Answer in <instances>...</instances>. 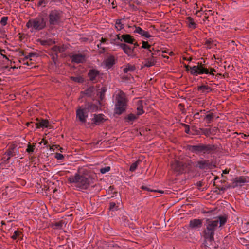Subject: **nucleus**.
Instances as JSON below:
<instances>
[{"instance_id":"obj_1","label":"nucleus","mask_w":249,"mask_h":249,"mask_svg":"<svg viewBox=\"0 0 249 249\" xmlns=\"http://www.w3.org/2000/svg\"><path fill=\"white\" fill-rule=\"evenodd\" d=\"M93 178L89 174H85L78 171L74 175L68 178V181L74 186L78 191L88 189L93 183Z\"/></svg>"},{"instance_id":"obj_2","label":"nucleus","mask_w":249,"mask_h":249,"mask_svg":"<svg viewBox=\"0 0 249 249\" xmlns=\"http://www.w3.org/2000/svg\"><path fill=\"white\" fill-rule=\"evenodd\" d=\"M20 148L15 142H11L8 143L4 154L6 157L2 158L3 162L0 163V168L3 169L6 167V164L9 163L11 158H18L20 157L21 155L19 151Z\"/></svg>"},{"instance_id":"obj_3","label":"nucleus","mask_w":249,"mask_h":249,"mask_svg":"<svg viewBox=\"0 0 249 249\" xmlns=\"http://www.w3.org/2000/svg\"><path fill=\"white\" fill-rule=\"evenodd\" d=\"M188 149L192 153L205 156L213 154L216 149V146L213 144L199 143L197 145H189Z\"/></svg>"},{"instance_id":"obj_4","label":"nucleus","mask_w":249,"mask_h":249,"mask_svg":"<svg viewBox=\"0 0 249 249\" xmlns=\"http://www.w3.org/2000/svg\"><path fill=\"white\" fill-rule=\"evenodd\" d=\"M63 12L58 9L50 10L48 14V25L49 30H52L59 25L62 22Z\"/></svg>"},{"instance_id":"obj_5","label":"nucleus","mask_w":249,"mask_h":249,"mask_svg":"<svg viewBox=\"0 0 249 249\" xmlns=\"http://www.w3.org/2000/svg\"><path fill=\"white\" fill-rule=\"evenodd\" d=\"M127 100L125 94L122 90L119 91L115 97V104L114 110L115 114L121 115L125 111Z\"/></svg>"},{"instance_id":"obj_6","label":"nucleus","mask_w":249,"mask_h":249,"mask_svg":"<svg viewBox=\"0 0 249 249\" xmlns=\"http://www.w3.org/2000/svg\"><path fill=\"white\" fill-rule=\"evenodd\" d=\"M206 221V228L203 231L204 238L210 242L213 241L214 232L219 223L218 220L207 219Z\"/></svg>"},{"instance_id":"obj_7","label":"nucleus","mask_w":249,"mask_h":249,"mask_svg":"<svg viewBox=\"0 0 249 249\" xmlns=\"http://www.w3.org/2000/svg\"><path fill=\"white\" fill-rule=\"evenodd\" d=\"M193 162L188 160L184 162L175 160L171 164L172 169L178 174L190 171L193 167Z\"/></svg>"},{"instance_id":"obj_8","label":"nucleus","mask_w":249,"mask_h":249,"mask_svg":"<svg viewBox=\"0 0 249 249\" xmlns=\"http://www.w3.org/2000/svg\"><path fill=\"white\" fill-rule=\"evenodd\" d=\"M26 26L27 28L30 29L31 32L39 31L46 28V21L43 18L37 17L30 19L26 23Z\"/></svg>"},{"instance_id":"obj_9","label":"nucleus","mask_w":249,"mask_h":249,"mask_svg":"<svg viewBox=\"0 0 249 249\" xmlns=\"http://www.w3.org/2000/svg\"><path fill=\"white\" fill-rule=\"evenodd\" d=\"M191 69V74L193 76L208 74V69L202 62H198L197 65L192 66Z\"/></svg>"},{"instance_id":"obj_10","label":"nucleus","mask_w":249,"mask_h":249,"mask_svg":"<svg viewBox=\"0 0 249 249\" xmlns=\"http://www.w3.org/2000/svg\"><path fill=\"white\" fill-rule=\"evenodd\" d=\"M247 182L248 181L247 180L246 178L243 176L236 177L233 180L232 182L229 185V187L235 188L237 187H241L243 186L245 183Z\"/></svg>"},{"instance_id":"obj_11","label":"nucleus","mask_w":249,"mask_h":249,"mask_svg":"<svg viewBox=\"0 0 249 249\" xmlns=\"http://www.w3.org/2000/svg\"><path fill=\"white\" fill-rule=\"evenodd\" d=\"M120 47L128 56L131 58H134L136 57V54L134 51V48H132L128 45L125 43H121Z\"/></svg>"},{"instance_id":"obj_12","label":"nucleus","mask_w":249,"mask_h":249,"mask_svg":"<svg viewBox=\"0 0 249 249\" xmlns=\"http://www.w3.org/2000/svg\"><path fill=\"white\" fill-rule=\"evenodd\" d=\"M76 117L78 118L81 123H85L86 119L88 117V113L84 108L80 107L76 110Z\"/></svg>"},{"instance_id":"obj_13","label":"nucleus","mask_w":249,"mask_h":249,"mask_svg":"<svg viewBox=\"0 0 249 249\" xmlns=\"http://www.w3.org/2000/svg\"><path fill=\"white\" fill-rule=\"evenodd\" d=\"M107 120V119L105 118V116L103 114H94L91 121L95 125H99L103 124Z\"/></svg>"},{"instance_id":"obj_14","label":"nucleus","mask_w":249,"mask_h":249,"mask_svg":"<svg viewBox=\"0 0 249 249\" xmlns=\"http://www.w3.org/2000/svg\"><path fill=\"white\" fill-rule=\"evenodd\" d=\"M99 75L100 71L94 69H90L88 73L89 80L94 83L97 82V77H99Z\"/></svg>"},{"instance_id":"obj_15","label":"nucleus","mask_w":249,"mask_h":249,"mask_svg":"<svg viewBox=\"0 0 249 249\" xmlns=\"http://www.w3.org/2000/svg\"><path fill=\"white\" fill-rule=\"evenodd\" d=\"M72 63H83L86 61V55L81 54H75L70 56Z\"/></svg>"},{"instance_id":"obj_16","label":"nucleus","mask_w":249,"mask_h":249,"mask_svg":"<svg viewBox=\"0 0 249 249\" xmlns=\"http://www.w3.org/2000/svg\"><path fill=\"white\" fill-rule=\"evenodd\" d=\"M212 164L208 160H198L196 163V166L201 170H207L211 168Z\"/></svg>"},{"instance_id":"obj_17","label":"nucleus","mask_w":249,"mask_h":249,"mask_svg":"<svg viewBox=\"0 0 249 249\" xmlns=\"http://www.w3.org/2000/svg\"><path fill=\"white\" fill-rule=\"evenodd\" d=\"M202 226V221L199 219H194L189 222V226L192 229L200 228Z\"/></svg>"},{"instance_id":"obj_18","label":"nucleus","mask_w":249,"mask_h":249,"mask_svg":"<svg viewBox=\"0 0 249 249\" xmlns=\"http://www.w3.org/2000/svg\"><path fill=\"white\" fill-rule=\"evenodd\" d=\"M98 106L92 103L87 102L85 104L84 109L88 112H93L98 110Z\"/></svg>"},{"instance_id":"obj_19","label":"nucleus","mask_w":249,"mask_h":249,"mask_svg":"<svg viewBox=\"0 0 249 249\" xmlns=\"http://www.w3.org/2000/svg\"><path fill=\"white\" fill-rule=\"evenodd\" d=\"M147 54L150 57L145 60V63L144 64V66L146 67H150L155 65L156 61L155 58L153 56L154 53H151Z\"/></svg>"},{"instance_id":"obj_20","label":"nucleus","mask_w":249,"mask_h":249,"mask_svg":"<svg viewBox=\"0 0 249 249\" xmlns=\"http://www.w3.org/2000/svg\"><path fill=\"white\" fill-rule=\"evenodd\" d=\"M135 29L134 31V33L139 34L142 36L146 38H149L151 37V36L148 32L143 30L142 28L135 26Z\"/></svg>"},{"instance_id":"obj_21","label":"nucleus","mask_w":249,"mask_h":249,"mask_svg":"<svg viewBox=\"0 0 249 249\" xmlns=\"http://www.w3.org/2000/svg\"><path fill=\"white\" fill-rule=\"evenodd\" d=\"M144 102L142 100H138L136 102L137 114L140 116L144 113L143 110Z\"/></svg>"},{"instance_id":"obj_22","label":"nucleus","mask_w":249,"mask_h":249,"mask_svg":"<svg viewBox=\"0 0 249 249\" xmlns=\"http://www.w3.org/2000/svg\"><path fill=\"white\" fill-rule=\"evenodd\" d=\"M122 41L128 44H133L135 41V38L130 34H124L121 36Z\"/></svg>"},{"instance_id":"obj_23","label":"nucleus","mask_w":249,"mask_h":249,"mask_svg":"<svg viewBox=\"0 0 249 249\" xmlns=\"http://www.w3.org/2000/svg\"><path fill=\"white\" fill-rule=\"evenodd\" d=\"M186 22L188 27L191 30L195 29L197 26V24L191 17H187L186 18Z\"/></svg>"},{"instance_id":"obj_24","label":"nucleus","mask_w":249,"mask_h":249,"mask_svg":"<svg viewBox=\"0 0 249 249\" xmlns=\"http://www.w3.org/2000/svg\"><path fill=\"white\" fill-rule=\"evenodd\" d=\"M36 128H48L49 127V122L47 120L42 119L40 121L36 123Z\"/></svg>"},{"instance_id":"obj_25","label":"nucleus","mask_w":249,"mask_h":249,"mask_svg":"<svg viewBox=\"0 0 249 249\" xmlns=\"http://www.w3.org/2000/svg\"><path fill=\"white\" fill-rule=\"evenodd\" d=\"M20 56H24V57L22 59V61L24 62L26 60L31 59L32 57H37L38 54L36 52H30L28 53L27 55H25L23 51L20 52Z\"/></svg>"},{"instance_id":"obj_26","label":"nucleus","mask_w":249,"mask_h":249,"mask_svg":"<svg viewBox=\"0 0 249 249\" xmlns=\"http://www.w3.org/2000/svg\"><path fill=\"white\" fill-rule=\"evenodd\" d=\"M139 116L137 114L130 113L125 117L124 120L126 123H131L132 124L134 121L138 119Z\"/></svg>"},{"instance_id":"obj_27","label":"nucleus","mask_w":249,"mask_h":249,"mask_svg":"<svg viewBox=\"0 0 249 249\" xmlns=\"http://www.w3.org/2000/svg\"><path fill=\"white\" fill-rule=\"evenodd\" d=\"M120 41H122L121 36H120V34L116 35L114 37H111L110 39V43L111 44L119 47L121 43H120Z\"/></svg>"},{"instance_id":"obj_28","label":"nucleus","mask_w":249,"mask_h":249,"mask_svg":"<svg viewBox=\"0 0 249 249\" xmlns=\"http://www.w3.org/2000/svg\"><path fill=\"white\" fill-rule=\"evenodd\" d=\"M106 67L111 68L115 64V59L113 56L108 57L104 61Z\"/></svg>"},{"instance_id":"obj_29","label":"nucleus","mask_w":249,"mask_h":249,"mask_svg":"<svg viewBox=\"0 0 249 249\" xmlns=\"http://www.w3.org/2000/svg\"><path fill=\"white\" fill-rule=\"evenodd\" d=\"M215 128L214 127L213 129L210 128H200V130L202 134L204 135L206 137H209L213 134V131Z\"/></svg>"},{"instance_id":"obj_30","label":"nucleus","mask_w":249,"mask_h":249,"mask_svg":"<svg viewBox=\"0 0 249 249\" xmlns=\"http://www.w3.org/2000/svg\"><path fill=\"white\" fill-rule=\"evenodd\" d=\"M142 46L141 47V48L146 49L148 50L147 54H149V53H152V51L154 50V48H151V46L148 44V42L147 41H142Z\"/></svg>"},{"instance_id":"obj_31","label":"nucleus","mask_w":249,"mask_h":249,"mask_svg":"<svg viewBox=\"0 0 249 249\" xmlns=\"http://www.w3.org/2000/svg\"><path fill=\"white\" fill-rule=\"evenodd\" d=\"M197 90L202 93L209 92L212 90V88L207 85H203L198 86Z\"/></svg>"},{"instance_id":"obj_32","label":"nucleus","mask_w":249,"mask_h":249,"mask_svg":"<svg viewBox=\"0 0 249 249\" xmlns=\"http://www.w3.org/2000/svg\"><path fill=\"white\" fill-rule=\"evenodd\" d=\"M122 19H117L115 21V28L117 31H121L124 27V24L122 22Z\"/></svg>"},{"instance_id":"obj_33","label":"nucleus","mask_w":249,"mask_h":249,"mask_svg":"<svg viewBox=\"0 0 249 249\" xmlns=\"http://www.w3.org/2000/svg\"><path fill=\"white\" fill-rule=\"evenodd\" d=\"M136 67L133 65L128 64L126 65L123 69L124 73H128L129 72H132L135 71Z\"/></svg>"},{"instance_id":"obj_34","label":"nucleus","mask_w":249,"mask_h":249,"mask_svg":"<svg viewBox=\"0 0 249 249\" xmlns=\"http://www.w3.org/2000/svg\"><path fill=\"white\" fill-rule=\"evenodd\" d=\"M213 118H214V114H213V113H210L206 115L204 117V120L205 121V122L207 124H210V123H211L213 121Z\"/></svg>"},{"instance_id":"obj_35","label":"nucleus","mask_w":249,"mask_h":249,"mask_svg":"<svg viewBox=\"0 0 249 249\" xmlns=\"http://www.w3.org/2000/svg\"><path fill=\"white\" fill-rule=\"evenodd\" d=\"M36 144H31L30 143H29L27 145V148L26 150V152H27L29 154H30L34 152Z\"/></svg>"},{"instance_id":"obj_36","label":"nucleus","mask_w":249,"mask_h":249,"mask_svg":"<svg viewBox=\"0 0 249 249\" xmlns=\"http://www.w3.org/2000/svg\"><path fill=\"white\" fill-rule=\"evenodd\" d=\"M204 45L207 49H211L213 48V41L211 38L206 39Z\"/></svg>"},{"instance_id":"obj_37","label":"nucleus","mask_w":249,"mask_h":249,"mask_svg":"<svg viewBox=\"0 0 249 249\" xmlns=\"http://www.w3.org/2000/svg\"><path fill=\"white\" fill-rule=\"evenodd\" d=\"M141 162V160H138L134 162L131 164L129 170L131 172H134L137 169L138 165Z\"/></svg>"},{"instance_id":"obj_38","label":"nucleus","mask_w":249,"mask_h":249,"mask_svg":"<svg viewBox=\"0 0 249 249\" xmlns=\"http://www.w3.org/2000/svg\"><path fill=\"white\" fill-rule=\"evenodd\" d=\"M39 42L43 46H49L52 44L53 43H54V42H53L52 39H44L41 40L40 39L39 40Z\"/></svg>"},{"instance_id":"obj_39","label":"nucleus","mask_w":249,"mask_h":249,"mask_svg":"<svg viewBox=\"0 0 249 249\" xmlns=\"http://www.w3.org/2000/svg\"><path fill=\"white\" fill-rule=\"evenodd\" d=\"M71 79L74 82L79 83H82L84 81V79L82 76H72L71 77Z\"/></svg>"},{"instance_id":"obj_40","label":"nucleus","mask_w":249,"mask_h":249,"mask_svg":"<svg viewBox=\"0 0 249 249\" xmlns=\"http://www.w3.org/2000/svg\"><path fill=\"white\" fill-rule=\"evenodd\" d=\"M22 62L24 65H26L27 66H28V68L29 69L35 67L34 63L32 62V59L26 60L24 62L22 61Z\"/></svg>"},{"instance_id":"obj_41","label":"nucleus","mask_w":249,"mask_h":249,"mask_svg":"<svg viewBox=\"0 0 249 249\" xmlns=\"http://www.w3.org/2000/svg\"><path fill=\"white\" fill-rule=\"evenodd\" d=\"M109 210L112 211H117L118 210V206L116 205L115 202H110Z\"/></svg>"},{"instance_id":"obj_42","label":"nucleus","mask_w":249,"mask_h":249,"mask_svg":"<svg viewBox=\"0 0 249 249\" xmlns=\"http://www.w3.org/2000/svg\"><path fill=\"white\" fill-rule=\"evenodd\" d=\"M20 235H22V232L18 230H17L14 231L13 235L11 236V238L13 240H16L18 237H20Z\"/></svg>"},{"instance_id":"obj_43","label":"nucleus","mask_w":249,"mask_h":249,"mask_svg":"<svg viewBox=\"0 0 249 249\" xmlns=\"http://www.w3.org/2000/svg\"><path fill=\"white\" fill-rule=\"evenodd\" d=\"M49 3L55 4L56 6H60L63 4V0H49Z\"/></svg>"},{"instance_id":"obj_44","label":"nucleus","mask_w":249,"mask_h":249,"mask_svg":"<svg viewBox=\"0 0 249 249\" xmlns=\"http://www.w3.org/2000/svg\"><path fill=\"white\" fill-rule=\"evenodd\" d=\"M93 92V89L91 88H89L85 90L84 91L81 92V93H83L88 97H90L92 95V93Z\"/></svg>"},{"instance_id":"obj_45","label":"nucleus","mask_w":249,"mask_h":249,"mask_svg":"<svg viewBox=\"0 0 249 249\" xmlns=\"http://www.w3.org/2000/svg\"><path fill=\"white\" fill-rule=\"evenodd\" d=\"M8 20V17H2L0 21V24L2 26H5L7 24V21Z\"/></svg>"},{"instance_id":"obj_46","label":"nucleus","mask_w":249,"mask_h":249,"mask_svg":"<svg viewBox=\"0 0 249 249\" xmlns=\"http://www.w3.org/2000/svg\"><path fill=\"white\" fill-rule=\"evenodd\" d=\"M48 3H49V0H39L37 4L38 6L45 7Z\"/></svg>"},{"instance_id":"obj_47","label":"nucleus","mask_w":249,"mask_h":249,"mask_svg":"<svg viewBox=\"0 0 249 249\" xmlns=\"http://www.w3.org/2000/svg\"><path fill=\"white\" fill-rule=\"evenodd\" d=\"M218 218L219 220L218 222L220 223V226L224 225L227 222V218L225 216H220Z\"/></svg>"},{"instance_id":"obj_48","label":"nucleus","mask_w":249,"mask_h":249,"mask_svg":"<svg viewBox=\"0 0 249 249\" xmlns=\"http://www.w3.org/2000/svg\"><path fill=\"white\" fill-rule=\"evenodd\" d=\"M102 43L100 42L97 45L99 50V53L100 54L104 53L106 51V48L102 46Z\"/></svg>"},{"instance_id":"obj_49","label":"nucleus","mask_w":249,"mask_h":249,"mask_svg":"<svg viewBox=\"0 0 249 249\" xmlns=\"http://www.w3.org/2000/svg\"><path fill=\"white\" fill-rule=\"evenodd\" d=\"M110 170V167L109 166H106L105 167L101 168L100 172L102 174H105V173L109 171Z\"/></svg>"},{"instance_id":"obj_50","label":"nucleus","mask_w":249,"mask_h":249,"mask_svg":"<svg viewBox=\"0 0 249 249\" xmlns=\"http://www.w3.org/2000/svg\"><path fill=\"white\" fill-rule=\"evenodd\" d=\"M54 157L58 160H62L64 158L63 155L59 153H56Z\"/></svg>"},{"instance_id":"obj_51","label":"nucleus","mask_w":249,"mask_h":249,"mask_svg":"<svg viewBox=\"0 0 249 249\" xmlns=\"http://www.w3.org/2000/svg\"><path fill=\"white\" fill-rule=\"evenodd\" d=\"M208 69V74L214 76V72H216V70L214 68H212V67H210Z\"/></svg>"},{"instance_id":"obj_52","label":"nucleus","mask_w":249,"mask_h":249,"mask_svg":"<svg viewBox=\"0 0 249 249\" xmlns=\"http://www.w3.org/2000/svg\"><path fill=\"white\" fill-rule=\"evenodd\" d=\"M63 223L62 221H59L57 222H56L54 224V226L58 229H61L63 227Z\"/></svg>"},{"instance_id":"obj_53","label":"nucleus","mask_w":249,"mask_h":249,"mask_svg":"<svg viewBox=\"0 0 249 249\" xmlns=\"http://www.w3.org/2000/svg\"><path fill=\"white\" fill-rule=\"evenodd\" d=\"M6 51L4 49H0V55L3 57V58H5L6 59H8V57L6 55L4 54V53H5Z\"/></svg>"},{"instance_id":"obj_54","label":"nucleus","mask_w":249,"mask_h":249,"mask_svg":"<svg viewBox=\"0 0 249 249\" xmlns=\"http://www.w3.org/2000/svg\"><path fill=\"white\" fill-rule=\"evenodd\" d=\"M141 189L142 190H146V191H150V192H156V190H151L150 188H149L148 187L145 186H142L141 187Z\"/></svg>"},{"instance_id":"obj_55","label":"nucleus","mask_w":249,"mask_h":249,"mask_svg":"<svg viewBox=\"0 0 249 249\" xmlns=\"http://www.w3.org/2000/svg\"><path fill=\"white\" fill-rule=\"evenodd\" d=\"M100 42L102 43L108 44V39L103 37L101 38V39L100 40Z\"/></svg>"},{"instance_id":"obj_56","label":"nucleus","mask_w":249,"mask_h":249,"mask_svg":"<svg viewBox=\"0 0 249 249\" xmlns=\"http://www.w3.org/2000/svg\"><path fill=\"white\" fill-rule=\"evenodd\" d=\"M185 132L187 134H189L190 133V126L185 125Z\"/></svg>"},{"instance_id":"obj_57","label":"nucleus","mask_w":249,"mask_h":249,"mask_svg":"<svg viewBox=\"0 0 249 249\" xmlns=\"http://www.w3.org/2000/svg\"><path fill=\"white\" fill-rule=\"evenodd\" d=\"M194 117L196 119H200L201 117H202V116L200 115V112H198L195 113Z\"/></svg>"},{"instance_id":"obj_58","label":"nucleus","mask_w":249,"mask_h":249,"mask_svg":"<svg viewBox=\"0 0 249 249\" xmlns=\"http://www.w3.org/2000/svg\"><path fill=\"white\" fill-rule=\"evenodd\" d=\"M185 69H186V71H190V73H191V67H192V66H189L188 65H185L184 66Z\"/></svg>"},{"instance_id":"obj_59","label":"nucleus","mask_w":249,"mask_h":249,"mask_svg":"<svg viewBox=\"0 0 249 249\" xmlns=\"http://www.w3.org/2000/svg\"><path fill=\"white\" fill-rule=\"evenodd\" d=\"M249 137V135H246L245 134H241V138L244 139H247Z\"/></svg>"},{"instance_id":"obj_60","label":"nucleus","mask_w":249,"mask_h":249,"mask_svg":"<svg viewBox=\"0 0 249 249\" xmlns=\"http://www.w3.org/2000/svg\"><path fill=\"white\" fill-rule=\"evenodd\" d=\"M42 143H44V145H47L48 142L47 140H45L44 139H43L41 142L39 143L40 144H41Z\"/></svg>"},{"instance_id":"obj_61","label":"nucleus","mask_w":249,"mask_h":249,"mask_svg":"<svg viewBox=\"0 0 249 249\" xmlns=\"http://www.w3.org/2000/svg\"><path fill=\"white\" fill-rule=\"evenodd\" d=\"M133 44H134V47L132 48H134V50L135 48L139 46V44L137 42L134 43V42Z\"/></svg>"},{"instance_id":"obj_62","label":"nucleus","mask_w":249,"mask_h":249,"mask_svg":"<svg viewBox=\"0 0 249 249\" xmlns=\"http://www.w3.org/2000/svg\"><path fill=\"white\" fill-rule=\"evenodd\" d=\"M183 59L185 60H187L188 61H191L192 60V58L191 57H189L188 58H186V57H184Z\"/></svg>"},{"instance_id":"obj_63","label":"nucleus","mask_w":249,"mask_h":249,"mask_svg":"<svg viewBox=\"0 0 249 249\" xmlns=\"http://www.w3.org/2000/svg\"><path fill=\"white\" fill-rule=\"evenodd\" d=\"M197 185L198 187H201L202 186V183L201 181L197 182Z\"/></svg>"},{"instance_id":"obj_64","label":"nucleus","mask_w":249,"mask_h":249,"mask_svg":"<svg viewBox=\"0 0 249 249\" xmlns=\"http://www.w3.org/2000/svg\"><path fill=\"white\" fill-rule=\"evenodd\" d=\"M205 112H206V110H204H204H201L200 111V113H203L204 114H205Z\"/></svg>"}]
</instances>
